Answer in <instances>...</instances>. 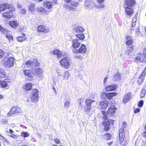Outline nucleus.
Returning a JSON list of instances; mask_svg holds the SVG:
<instances>
[{"instance_id": "obj_43", "label": "nucleus", "mask_w": 146, "mask_h": 146, "mask_svg": "<svg viewBox=\"0 0 146 146\" xmlns=\"http://www.w3.org/2000/svg\"><path fill=\"white\" fill-rule=\"evenodd\" d=\"M74 58L75 59H78L79 60H81L82 59L83 57L80 55H75L74 56Z\"/></svg>"}, {"instance_id": "obj_20", "label": "nucleus", "mask_w": 146, "mask_h": 146, "mask_svg": "<svg viewBox=\"0 0 146 146\" xmlns=\"http://www.w3.org/2000/svg\"><path fill=\"white\" fill-rule=\"evenodd\" d=\"M74 29V32L77 33H82L84 31V29L82 27H75Z\"/></svg>"}, {"instance_id": "obj_9", "label": "nucleus", "mask_w": 146, "mask_h": 146, "mask_svg": "<svg viewBox=\"0 0 146 146\" xmlns=\"http://www.w3.org/2000/svg\"><path fill=\"white\" fill-rule=\"evenodd\" d=\"M116 110V108L114 106H111L109 108L106 115L109 117H111L114 114Z\"/></svg>"}, {"instance_id": "obj_31", "label": "nucleus", "mask_w": 146, "mask_h": 146, "mask_svg": "<svg viewBox=\"0 0 146 146\" xmlns=\"http://www.w3.org/2000/svg\"><path fill=\"white\" fill-rule=\"evenodd\" d=\"M0 86L2 88H4L7 86V84L5 81L0 80Z\"/></svg>"}, {"instance_id": "obj_41", "label": "nucleus", "mask_w": 146, "mask_h": 146, "mask_svg": "<svg viewBox=\"0 0 146 146\" xmlns=\"http://www.w3.org/2000/svg\"><path fill=\"white\" fill-rule=\"evenodd\" d=\"M6 36L10 42L13 40V37L11 35L9 34H6Z\"/></svg>"}, {"instance_id": "obj_22", "label": "nucleus", "mask_w": 146, "mask_h": 146, "mask_svg": "<svg viewBox=\"0 0 146 146\" xmlns=\"http://www.w3.org/2000/svg\"><path fill=\"white\" fill-rule=\"evenodd\" d=\"M9 25L14 28H16L18 25V22L17 21H10L9 23Z\"/></svg>"}, {"instance_id": "obj_7", "label": "nucleus", "mask_w": 146, "mask_h": 146, "mask_svg": "<svg viewBox=\"0 0 146 146\" xmlns=\"http://www.w3.org/2000/svg\"><path fill=\"white\" fill-rule=\"evenodd\" d=\"M135 3V2L134 0H126L124 5H126V7H124L125 9L128 8V9H131L128 8L130 7L134 6Z\"/></svg>"}, {"instance_id": "obj_46", "label": "nucleus", "mask_w": 146, "mask_h": 146, "mask_svg": "<svg viewBox=\"0 0 146 146\" xmlns=\"http://www.w3.org/2000/svg\"><path fill=\"white\" fill-rule=\"evenodd\" d=\"M56 72L57 75L59 76H62V73L61 71L58 68H57L56 69Z\"/></svg>"}, {"instance_id": "obj_14", "label": "nucleus", "mask_w": 146, "mask_h": 146, "mask_svg": "<svg viewBox=\"0 0 146 146\" xmlns=\"http://www.w3.org/2000/svg\"><path fill=\"white\" fill-rule=\"evenodd\" d=\"M119 140L121 143H122L124 140L125 137L124 131L123 128L120 129L119 130Z\"/></svg>"}, {"instance_id": "obj_4", "label": "nucleus", "mask_w": 146, "mask_h": 146, "mask_svg": "<svg viewBox=\"0 0 146 146\" xmlns=\"http://www.w3.org/2000/svg\"><path fill=\"white\" fill-rule=\"evenodd\" d=\"M5 62L4 65L5 66L8 68H10L12 67L14 65V61L15 58L12 57L9 58L6 60L4 59Z\"/></svg>"}, {"instance_id": "obj_12", "label": "nucleus", "mask_w": 146, "mask_h": 146, "mask_svg": "<svg viewBox=\"0 0 146 146\" xmlns=\"http://www.w3.org/2000/svg\"><path fill=\"white\" fill-rule=\"evenodd\" d=\"M13 10H8V11L4 12L3 14V16L5 18H11L13 15Z\"/></svg>"}, {"instance_id": "obj_64", "label": "nucleus", "mask_w": 146, "mask_h": 146, "mask_svg": "<svg viewBox=\"0 0 146 146\" xmlns=\"http://www.w3.org/2000/svg\"><path fill=\"white\" fill-rule=\"evenodd\" d=\"M78 5V3L76 2H72L71 3V5L73 6H76Z\"/></svg>"}, {"instance_id": "obj_34", "label": "nucleus", "mask_w": 146, "mask_h": 146, "mask_svg": "<svg viewBox=\"0 0 146 146\" xmlns=\"http://www.w3.org/2000/svg\"><path fill=\"white\" fill-rule=\"evenodd\" d=\"M32 86L31 84L28 83L25 85L24 88L27 90H29L31 88Z\"/></svg>"}, {"instance_id": "obj_19", "label": "nucleus", "mask_w": 146, "mask_h": 146, "mask_svg": "<svg viewBox=\"0 0 146 146\" xmlns=\"http://www.w3.org/2000/svg\"><path fill=\"white\" fill-rule=\"evenodd\" d=\"M90 107H86L84 108V111L88 115L90 116L92 113L93 111L91 110Z\"/></svg>"}, {"instance_id": "obj_48", "label": "nucleus", "mask_w": 146, "mask_h": 146, "mask_svg": "<svg viewBox=\"0 0 146 146\" xmlns=\"http://www.w3.org/2000/svg\"><path fill=\"white\" fill-rule=\"evenodd\" d=\"M32 60H31L27 61L26 63L25 64L27 67L32 65L33 64H32Z\"/></svg>"}, {"instance_id": "obj_53", "label": "nucleus", "mask_w": 146, "mask_h": 146, "mask_svg": "<svg viewBox=\"0 0 146 146\" xmlns=\"http://www.w3.org/2000/svg\"><path fill=\"white\" fill-rule=\"evenodd\" d=\"M4 53L3 51L0 49V58H2L4 55Z\"/></svg>"}, {"instance_id": "obj_40", "label": "nucleus", "mask_w": 146, "mask_h": 146, "mask_svg": "<svg viewBox=\"0 0 146 146\" xmlns=\"http://www.w3.org/2000/svg\"><path fill=\"white\" fill-rule=\"evenodd\" d=\"M146 93V91L144 89H142L140 94V96L141 98L145 97Z\"/></svg>"}, {"instance_id": "obj_23", "label": "nucleus", "mask_w": 146, "mask_h": 146, "mask_svg": "<svg viewBox=\"0 0 146 146\" xmlns=\"http://www.w3.org/2000/svg\"><path fill=\"white\" fill-rule=\"evenodd\" d=\"M79 52L82 53H85L86 52V49L85 45L82 44L81 45L80 47L78 49Z\"/></svg>"}, {"instance_id": "obj_47", "label": "nucleus", "mask_w": 146, "mask_h": 146, "mask_svg": "<svg viewBox=\"0 0 146 146\" xmlns=\"http://www.w3.org/2000/svg\"><path fill=\"white\" fill-rule=\"evenodd\" d=\"M70 104V102L68 101H66L64 103V105L65 108H68Z\"/></svg>"}, {"instance_id": "obj_17", "label": "nucleus", "mask_w": 146, "mask_h": 146, "mask_svg": "<svg viewBox=\"0 0 146 146\" xmlns=\"http://www.w3.org/2000/svg\"><path fill=\"white\" fill-rule=\"evenodd\" d=\"M35 74L39 77H41L42 74V71L39 68H36L34 70Z\"/></svg>"}, {"instance_id": "obj_52", "label": "nucleus", "mask_w": 146, "mask_h": 146, "mask_svg": "<svg viewBox=\"0 0 146 146\" xmlns=\"http://www.w3.org/2000/svg\"><path fill=\"white\" fill-rule=\"evenodd\" d=\"M146 74V67L142 71L141 74L142 76L145 77V76Z\"/></svg>"}, {"instance_id": "obj_26", "label": "nucleus", "mask_w": 146, "mask_h": 146, "mask_svg": "<svg viewBox=\"0 0 146 146\" xmlns=\"http://www.w3.org/2000/svg\"><path fill=\"white\" fill-rule=\"evenodd\" d=\"M127 42L126 43L127 45H131L133 42V40L130 36H128L126 38Z\"/></svg>"}, {"instance_id": "obj_57", "label": "nucleus", "mask_w": 146, "mask_h": 146, "mask_svg": "<svg viewBox=\"0 0 146 146\" xmlns=\"http://www.w3.org/2000/svg\"><path fill=\"white\" fill-rule=\"evenodd\" d=\"M90 3L88 1H86L85 3V6L88 7H89V8H90Z\"/></svg>"}, {"instance_id": "obj_62", "label": "nucleus", "mask_w": 146, "mask_h": 146, "mask_svg": "<svg viewBox=\"0 0 146 146\" xmlns=\"http://www.w3.org/2000/svg\"><path fill=\"white\" fill-rule=\"evenodd\" d=\"M0 31L3 32V33H5V32H4V31H5V30L1 25H0Z\"/></svg>"}, {"instance_id": "obj_55", "label": "nucleus", "mask_w": 146, "mask_h": 146, "mask_svg": "<svg viewBox=\"0 0 146 146\" xmlns=\"http://www.w3.org/2000/svg\"><path fill=\"white\" fill-rule=\"evenodd\" d=\"M105 5L103 4H100L96 6L97 8H102L104 7Z\"/></svg>"}, {"instance_id": "obj_56", "label": "nucleus", "mask_w": 146, "mask_h": 146, "mask_svg": "<svg viewBox=\"0 0 146 146\" xmlns=\"http://www.w3.org/2000/svg\"><path fill=\"white\" fill-rule=\"evenodd\" d=\"M9 136L15 139H17V136H16L15 135L13 134H11V135H9Z\"/></svg>"}, {"instance_id": "obj_63", "label": "nucleus", "mask_w": 146, "mask_h": 146, "mask_svg": "<svg viewBox=\"0 0 146 146\" xmlns=\"http://www.w3.org/2000/svg\"><path fill=\"white\" fill-rule=\"evenodd\" d=\"M140 111V109L137 108L134 111V112L135 113H137L139 112Z\"/></svg>"}, {"instance_id": "obj_1", "label": "nucleus", "mask_w": 146, "mask_h": 146, "mask_svg": "<svg viewBox=\"0 0 146 146\" xmlns=\"http://www.w3.org/2000/svg\"><path fill=\"white\" fill-rule=\"evenodd\" d=\"M68 53H64L62 55L63 58L60 61V65L65 68H68L70 66V63L68 59Z\"/></svg>"}, {"instance_id": "obj_51", "label": "nucleus", "mask_w": 146, "mask_h": 146, "mask_svg": "<svg viewBox=\"0 0 146 146\" xmlns=\"http://www.w3.org/2000/svg\"><path fill=\"white\" fill-rule=\"evenodd\" d=\"M143 100H141L139 102V103L138 104V105L139 107L141 108L142 106L143 105Z\"/></svg>"}, {"instance_id": "obj_24", "label": "nucleus", "mask_w": 146, "mask_h": 146, "mask_svg": "<svg viewBox=\"0 0 146 146\" xmlns=\"http://www.w3.org/2000/svg\"><path fill=\"white\" fill-rule=\"evenodd\" d=\"M75 35L77 38L76 39H78V41L80 40H82L85 38L84 34L82 33H77Z\"/></svg>"}, {"instance_id": "obj_60", "label": "nucleus", "mask_w": 146, "mask_h": 146, "mask_svg": "<svg viewBox=\"0 0 146 146\" xmlns=\"http://www.w3.org/2000/svg\"><path fill=\"white\" fill-rule=\"evenodd\" d=\"M72 51L74 54L77 53L78 52H79V50L78 49H74L72 50Z\"/></svg>"}, {"instance_id": "obj_61", "label": "nucleus", "mask_w": 146, "mask_h": 146, "mask_svg": "<svg viewBox=\"0 0 146 146\" xmlns=\"http://www.w3.org/2000/svg\"><path fill=\"white\" fill-rule=\"evenodd\" d=\"M54 141L57 144L59 143L60 142L59 140L57 138H56L54 139Z\"/></svg>"}, {"instance_id": "obj_3", "label": "nucleus", "mask_w": 146, "mask_h": 146, "mask_svg": "<svg viewBox=\"0 0 146 146\" xmlns=\"http://www.w3.org/2000/svg\"><path fill=\"white\" fill-rule=\"evenodd\" d=\"M39 91L36 89L33 90L30 96L31 101L33 102H36L38 101Z\"/></svg>"}, {"instance_id": "obj_33", "label": "nucleus", "mask_w": 146, "mask_h": 146, "mask_svg": "<svg viewBox=\"0 0 146 146\" xmlns=\"http://www.w3.org/2000/svg\"><path fill=\"white\" fill-rule=\"evenodd\" d=\"M133 49L132 47H128L127 48V49L125 51V54L128 55L130 53L133 51Z\"/></svg>"}, {"instance_id": "obj_54", "label": "nucleus", "mask_w": 146, "mask_h": 146, "mask_svg": "<svg viewBox=\"0 0 146 146\" xmlns=\"http://www.w3.org/2000/svg\"><path fill=\"white\" fill-rule=\"evenodd\" d=\"M38 11L41 12L43 14H44L47 12V10H38Z\"/></svg>"}, {"instance_id": "obj_2", "label": "nucleus", "mask_w": 146, "mask_h": 146, "mask_svg": "<svg viewBox=\"0 0 146 146\" xmlns=\"http://www.w3.org/2000/svg\"><path fill=\"white\" fill-rule=\"evenodd\" d=\"M135 62H144L146 61V48L143 50V53L138 54L135 57Z\"/></svg>"}, {"instance_id": "obj_10", "label": "nucleus", "mask_w": 146, "mask_h": 146, "mask_svg": "<svg viewBox=\"0 0 146 146\" xmlns=\"http://www.w3.org/2000/svg\"><path fill=\"white\" fill-rule=\"evenodd\" d=\"M121 78V75L120 74L119 71H117L114 73L112 80L115 82H117L120 80Z\"/></svg>"}, {"instance_id": "obj_44", "label": "nucleus", "mask_w": 146, "mask_h": 146, "mask_svg": "<svg viewBox=\"0 0 146 146\" xmlns=\"http://www.w3.org/2000/svg\"><path fill=\"white\" fill-rule=\"evenodd\" d=\"M4 54L5 55V58H7V56L11 55V52L8 50L6 51V52L4 53Z\"/></svg>"}, {"instance_id": "obj_11", "label": "nucleus", "mask_w": 146, "mask_h": 146, "mask_svg": "<svg viewBox=\"0 0 146 146\" xmlns=\"http://www.w3.org/2000/svg\"><path fill=\"white\" fill-rule=\"evenodd\" d=\"M117 93L115 92L103 93L102 94V98L104 97V98H106L110 100L114 96H116Z\"/></svg>"}, {"instance_id": "obj_13", "label": "nucleus", "mask_w": 146, "mask_h": 146, "mask_svg": "<svg viewBox=\"0 0 146 146\" xmlns=\"http://www.w3.org/2000/svg\"><path fill=\"white\" fill-rule=\"evenodd\" d=\"M108 104L109 103L108 101L104 100L103 101L100 102L99 106L101 109L105 110L108 106Z\"/></svg>"}, {"instance_id": "obj_27", "label": "nucleus", "mask_w": 146, "mask_h": 146, "mask_svg": "<svg viewBox=\"0 0 146 146\" xmlns=\"http://www.w3.org/2000/svg\"><path fill=\"white\" fill-rule=\"evenodd\" d=\"M70 76V75L68 71H66L62 76L63 79L64 80H67L68 79L69 77Z\"/></svg>"}, {"instance_id": "obj_50", "label": "nucleus", "mask_w": 146, "mask_h": 146, "mask_svg": "<svg viewBox=\"0 0 146 146\" xmlns=\"http://www.w3.org/2000/svg\"><path fill=\"white\" fill-rule=\"evenodd\" d=\"M105 136L108 139H110L111 137V135L109 133H106L105 134Z\"/></svg>"}, {"instance_id": "obj_18", "label": "nucleus", "mask_w": 146, "mask_h": 146, "mask_svg": "<svg viewBox=\"0 0 146 146\" xmlns=\"http://www.w3.org/2000/svg\"><path fill=\"white\" fill-rule=\"evenodd\" d=\"M116 88V86L115 85H111L108 86L105 88V90L108 92L111 91H114Z\"/></svg>"}, {"instance_id": "obj_8", "label": "nucleus", "mask_w": 146, "mask_h": 146, "mask_svg": "<svg viewBox=\"0 0 146 146\" xmlns=\"http://www.w3.org/2000/svg\"><path fill=\"white\" fill-rule=\"evenodd\" d=\"M13 8V5L12 4L3 3L0 5V9H12Z\"/></svg>"}, {"instance_id": "obj_45", "label": "nucleus", "mask_w": 146, "mask_h": 146, "mask_svg": "<svg viewBox=\"0 0 146 146\" xmlns=\"http://www.w3.org/2000/svg\"><path fill=\"white\" fill-rule=\"evenodd\" d=\"M103 125L105 126V130L106 131H108L109 128V124L107 123H106L104 122L103 123Z\"/></svg>"}, {"instance_id": "obj_39", "label": "nucleus", "mask_w": 146, "mask_h": 146, "mask_svg": "<svg viewBox=\"0 0 146 146\" xmlns=\"http://www.w3.org/2000/svg\"><path fill=\"white\" fill-rule=\"evenodd\" d=\"M32 64H33L34 65L36 66H38L39 65V63L38 62V60L36 59H34L32 60Z\"/></svg>"}, {"instance_id": "obj_29", "label": "nucleus", "mask_w": 146, "mask_h": 146, "mask_svg": "<svg viewBox=\"0 0 146 146\" xmlns=\"http://www.w3.org/2000/svg\"><path fill=\"white\" fill-rule=\"evenodd\" d=\"M144 78V76H142L141 74L139 75L137 79L138 84V85H139L142 84Z\"/></svg>"}, {"instance_id": "obj_36", "label": "nucleus", "mask_w": 146, "mask_h": 146, "mask_svg": "<svg viewBox=\"0 0 146 146\" xmlns=\"http://www.w3.org/2000/svg\"><path fill=\"white\" fill-rule=\"evenodd\" d=\"M30 135L29 133L27 132H23L21 133V136L23 137H29Z\"/></svg>"}, {"instance_id": "obj_15", "label": "nucleus", "mask_w": 146, "mask_h": 146, "mask_svg": "<svg viewBox=\"0 0 146 146\" xmlns=\"http://www.w3.org/2000/svg\"><path fill=\"white\" fill-rule=\"evenodd\" d=\"M53 54L56 55L58 58L60 59L64 53H62V52L56 49H54L52 51Z\"/></svg>"}, {"instance_id": "obj_37", "label": "nucleus", "mask_w": 146, "mask_h": 146, "mask_svg": "<svg viewBox=\"0 0 146 146\" xmlns=\"http://www.w3.org/2000/svg\"><path fill=\"white\" fill-rule=\"evenodd\" d=\"M126 14L129 15H131L133 13V10H125Z\"/></svg>"}, {"instance_id": "obj_38", "label": "nucleus", "mask_w": 146, "mask_h": 146, "mask_svg": "<svg viewBox=\"0 0 146 146\" xmlns=\"http://www.w3.org/2000/svg\"><path fill=\"white\" fill-rule=\"evenodd\" d=\"M26 39V38L24 36H18L17 38V40L20 42H22Z\"/></svg>"}, {"instance_id": "obj_59", "label": "nucleus", "mask_w": 146, "mask_h": 146, "mask_svg": "<svg viewBox=\"0 0 146 146\" xmlns=\"http://www.w3.org/2000/svg\"><path fill=\"white\" fill-rule=\"evenodd\" d=\"M35 5L33 4H31L29 7V9H34L35 8Z\"/></svg>"}, {"instance_id": "obj_16", "label": "nucleus", "mask_w": 146, "mask_h": 146, "mask_svg": "<svg viewBox=\"0 0 146 146\" xmlns=\"http://www.w3.org/2000/svg\"><path fill=\"white\" fill-rule=\"evenodd\" d=\"M132 96L131 94L128 93L126 94L123 98V102L125 103L127 102L131 98Z\"/></svg>"}, {"instance_id": "obj_30", "label": "nucleus", "mask_w": 146, "mask_h": 146, "mask_svg": "<svg viewBox=\"0 0 146 146\" xmlns=\"http://www.w3.org/2000/svg\"><path fill=\"white\" fill-rule=\"evenodd\" d=\"M93 102H95V101L94 100H91L89 99H86L85 101V103L87 106V107H90L91 104Z\"/></svg>"}, {"instance_id": "obj_42", "label": "nucleus", "mask_w": 146, "mask_h": 146, "mask_svg": "<svg viewBox=\"0 0 146 146\" xmlns=\"http://www.w3.org/2000/svg\"><path fill=\"white\" fill-rule=\"evenodd\" d=\"M5 72L2 70H0V79L5 77Z\"/></svg>"}, {"instance_id": "obj_32", "label": "nucleus", "mask_w": 146, "mask_h": 146, "mask_svg": "<svg viewBox=\"0 0 146 146\" xmlns=\"http://www.w3.org/2000/svg\"><path fill=\"white\" fill-rule=\"evenodd\" d=\"M137 20V18H134L132 20V26L131 28V30H132L134 29L135 27V25H136V22Z\"/></svg>"}, {"instance_id": "obj_35", "label": "nucleus", "mask_w": 146, "mask_h": 146, "mask_svg": "<svg viewBox=\"0 0 146 146\" xmlns=\"http://www.w3.org/2000/svg\"><path fill=\"white\" fill-rule=\"evenodd\" d=\"M7 122V120L4 117H0V123L3 124L6 123Z\"/></svg>"}, {"instance_id": "obj_21", "label": "nucleus", "mask_w": 146, "mask_h": 146, "mask_svg": "<svg viewBox=\"0 0 146 146\" xmlns=\"http://www.w3.org/2000/svg\"><path fill=\"white\" fill-rule=\"evenodd\" d=\"M72 42L73 43L72 46L74 48H78L80 44V43L78 42V39L74 40L72 41Z\"/></svg>"}, {"instance_id": "obj_58", "label": "nucleus", "mask_w": 146, "mask_h": 146, "mask_svg": "<svg viewBox=\"0 0 146 146\" xmlns=\"http://www.w3.org/2000/svg\"><path fill=\"white\" fill-rule=\"evenodd\" d=\"M65 8L67 9H71V7H70L69 5L68 4H65L64 5Z\"/></svg>"}, {"instance_id": "obj_5", "label": "nucleus", "mask_w": 146, "mask_h": 146, "mask_svg": "<svg viewBox=\"0 0 146 146\" xmlns=\"http://www.w3.org/2000/svg\"><path fill=\"white\" fill-rule=\"evenodd\" d=\"M22 110L21 108L18 106H16L13 107L11 109L10 112L8 113V117H10L12 114H15L17 113H21L22 112Z\"/></svg>"}, {"instance_id": "obj_25", "label": "nucleus", "mask_w": 146, "mask_h": 146, "mask_svg": "<svg viewBox=\"0 0 146 146\" xmlns=\"http://www.w3.org/2000/svg\"><path fill=\"white\" fill-rule=\"evenodd\" d=\"M23 72L24 74L28 77H32L33 75L32 71L31 70H25Z\"/></svg>"}, {"instance_id": "obj_6", "label": "nucleus", "mask_w": 146, "mask_h": 146, "mask_svg": "<svg viewBox=\"0 0 146 146\" xmlns=\"http://www.w3.org/2000/svg\"><path fill=\"white\" fill-rule=\"evenodd\" d=\"M38 32L39 33H42L45 34L48 33L49 31L48 27L45 25H39L37 28Z\"/></svg>"}, {"instance_id": "obj_28", "label": "nucleus", "mask_w": 146, "mask_h": 146, "mask_svg": "<svg viewBox=\"0 0 146 146\" xmlns=\"http://www.w3.org/2000/svg\"><path fill=\"white\" fill-rule=\"evenodd\" d=\"M44 5L46 8L49 9L52 7V4L50 2L46 1L44 3Z\"/></svg>"}, {"instance_id": "obj_49", "label": "nucleus", "mask_w": 146, "mask_h": 146, "mask_svg": "<svg viewBox=\"0 0 146 146\" xmlns=\"http://www.w3.org/2000/svg\"><path fill=\"white\" fill-rule=\"evenodd\" d=\"M139 27H137L135 29L136 33L137 36H139L141 35V33L139 31Z\"/></svg>"}]
</instances>
